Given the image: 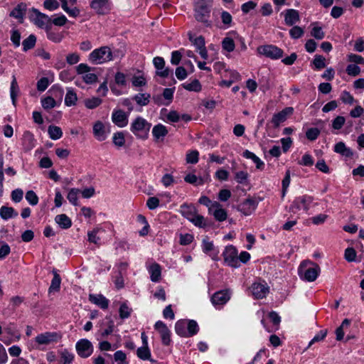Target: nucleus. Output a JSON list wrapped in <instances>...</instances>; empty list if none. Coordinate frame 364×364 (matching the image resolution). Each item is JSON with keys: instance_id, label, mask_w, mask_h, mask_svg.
Returning <instances> with one entry per match:
<instances>
[{"instance_id": "f257e3e1", "label": "nucleus", "mask_w": 364, "mask_h": 364, "mask_svg": "<svg viewBox=\"0 0 364 364\" xmlns=\"http://www.w3.org/2000/svg\"><path fill=\"white\" fill-rule=\"evenodd\" d=\"M298 272L301 279L307 282H314L318 277L321 269L316 263L304 261L301 263Z\"/></svg>"}, {"instance_id": "f03ea898", "label": "nucleus", "mask_w": 364, "mask_h": 364, "mask_svg": "<svg viewBox=\"0 0 364 364\" xmlns=\"http://www.w3.org/2000/svg\"><path fill=\"white\" fill-rule=\"evenodd\" d=\"M114 56V53L109 46H102L92 50L88 56V60L95 65H99L112 60Z\"/></svg>"}, {"instance_id": "7ed1b4c3", "label": "nucleus", "mask_w": 364, "mask_h": 364, "mask_svg": "<svg viewBox=\"0 0 364 364\" xmlns=\"http://www.w3.org/2000/svg\"><path fill=\"white\" fill-rule=\"evenodd\" d=\"M151 124L141 117H137L131 124L130 130L139 139H146Z\"/></svg>"}, {"instance_id": "20e7f679", "label": "nucleus", "mask_w": 364, "mask_h": 364, "mask_svg": "<svg viewBox=\"0 0 364 364\" xmlns=\"http://www.w3.org/2000/svg\"><path fill=\"white\" fill-rule=\"evenodd\" d=\"M30 19L40 28H45L47 31L50 29L51 18L35 8L31 9Z\"/></svg>"}, {"instance_id": "39448f33", "label": "nucleus", "mask_w": 364, "mask_h": 364, "mask_svg": "<svg viewBox=\"0 0 364 364\" xmlns=\"http://www.w3.org/2000/svg\"><path fill=\"white\" fill-rule=\"evenodd\" d=\"M93 69L86 63H80L75 67L76 73L77 75H82V80L86 84H93L97 82V75L90 73Z\"/></svg>"}, {"instance_id": "423d86ee", "label": "nucleus", "mask_w": 364, "mask_h": 364, "mask_svg": "<svg viewBox=\"0 0 364 364\" xmlns=\"http://www.w3.org/2000/svg\"><path fill=\"white\" fill-rule=\"evenodd\" d=\"M259 54L272 60L279 59L283 56V50L274 45L260 46L257 48Z\"/></svg>"}, {"instance_id": "0eeeda50", "label": "nucleus", "mask_w": 364, "mask_h": 364, "mask_svg": "<svg viewBox=\"0 0 364 364\" xmlns=\"http://www.w3.org/2000/svg\"><path fill=\"white\" fill-rule=\"evenodd\" d=\"M225 262L230 267H238L240 262L238 261L237 250L233 245H228L225 247L223 253Z\"/></svg>"}, {"instance_id": "6e6552de", "label": "nucleus", "mask_w": 364, "mask_h": 364, "mask_svg": "<svg viewBox=\"0 0 364 364\" xmlns=\"http://www.w3.org/2000/svg\"><path fill=\"white\" fill-rule=\"evenodd\" d=\"M313 197L306 195L297 197L292 202L290 209L294 212L301 209H304L307 211L309 208L310 204L313 202Z\"/></svg>"}, {"instance_id": "1a4fd4ad", "label": "nucleus", "mask_w": 364, "mask_h": 364, "mask_svg": "<svg viewBox=\"0 0 364 364\" xmlns=\"http://www.w3.org/2000/svg\"><path fill=\"white\" fill-rule=\"evenodd\" d=\"M252 296L255 299H263L266 297L269 291V287L265 282H254L250 287Z\"/></svg>"}, {"instance_id": "9d476101", "label": "nucleus", "mask_w": 364, "mask_h": 364, "mask_svg": "<svg viewBox=\"0 0 364 364\" xmlns=\"http://www.w3.org/2000/svg\"><path fill=\"white\" fill-rule=\"evenodd\" d=\"M60 336L57 332H46L38 335L35 341L39 345H49L56 343L60 339Z\"/></svg>"}, {"instance_id": "9b49d317", "label": "nucleus", "mask_w": 364, "mask_h": 364, "mask_svg": "<svg viewBox=\"0 0 364 364\" xmlns=\"http://www.w3.org/2000/svg\"><path fill=\"white\" fill-rule=\"evenodd\" d=\"M293 112L294 109L292 107H286L278 113L274 114L270 123L272 124L273 127L277 128L282 123L287 120L288 116L292 114Z\"/></svg>"}, {"instance_id": "f8f14e48", "label": "nucleus", "mask_w": 364, "mask_h": 364, "mask_svg": "<svg viewBox=\"0 0 364 364\" xmlns=\"http://www.w3.org/2000/svg\"><path fill=\"white\" fill-rule=\"evenodd\" d=\"M76 350L82 358L89 357L93 351V346L87 339H81L76 343Z\"/></svg>"}, {"instance_id": "ddd939ff", "label": "nucleus", "mask_w": 364, "mask_h": 364, "mask_svg": "<svg viewBox=\"0 0 364 364\" xmlns=\"http://www.w3.org/2000/svg\"><path fill=\"white\" fill-rule=\"evenodd\" d=\"M154 328L159 333L162 343L168 346L171 343V331L167 326L161 321H158L154 324Z\"/></svg>"}, {"instance_id": "4468645a", "label": "nucleus", "mask_w": 364, "mask_h": 364, "mask_svg": "<svg viewBox=\"0 0 364 364\" xmlns=\"http://www.w3.org/2000/svg\"><path fill=\"white\" fill-rule=\"evenodd\" d=\"M129 114L122 109H114L112 114V122L119 127H124L128 124Z\"/></svg>"}, {"instance_id": "2eb2a0df", "label": "nucleus", "mask_w": 364, "mask_h": 364, "mask_svg": "<svg viewBox=\"0 0 364 364\" xmlns=\"http://www.w3.org/2000/svg\"><path fill=\"white\" fill-rule=\"evenodd\" d=\"M209 213L212 214L214 218L219 222L225 220L228 217L226 210L223 209L222 205L217 201L213 203L212 207L210 208Z\"/></svg>"}, {"instance_id": "dca6fc26", "label": "nucleus", "mask_w": 364, "mask_h": 364, "mask_svg": "<svg viewBox=\"0 0 364 364\" xmlns=\"http://www.w3.org/2000/svg\"><path fill=\"white\" fill-rule=\"evenodd\" d=\"M90 7L99 15H105L109 11L108 0H92Z\"/></svg>"}, {"instance_id": "f3484780", "label": "nucleus", "mask_w": 364, "mask_h": 364, "mask_svg": "<svg viewBox=\"0 0 364 364\" xmlns=\"http://www.w3.org/2000/svg\"><path fill=\"white\" fill-rule=\"evenodd\" d=\"M195 11V18L198 21L203 22L207 26L208 23V17L210 14V8L206 7V6H196L194 8Z\"/></svg>"}, {"instance_id": "a211bd4d", "label": "nucleus", "mask_w": 364, "mask_h": 364, "mask_svg": "<svg viewBox=\"0 0 364 364\" xmlns=\"http://www.w3.org/2000/svg\"><path fill=\"white\" fill-rule=\"evenodd\" d=\"M285 24L293 26L300 21L299 13L297 10L289 9L284 11Z\"/></svg>"}, {"instance_id": "6ab92c4d", "label": "nucleus", "mask_w": 364, "mask_h": 364, "mask_svg": "<svg viewBox=\"0 0 364 364\" xmlns=\"http://www.w3.org/2000/svg\"><path fill=\"white\" fill-rule=\"evenodd\" d=\"M62 9L72 17H77L80 14V10L75 6L77 0H60Z\"/></svg>"}, {"instance_id": "aec40b11", "label": "nucleus", "mask_w": 364, "mask_h": 364, "mask_svg": "<svg viewBox=\"0 0 364 364\" xmlns=\"http://www.w3.org/2000/svg\"><path fill=\"white\" fill-rule=\"evenodd\" d=\"M21 144L23 151L26 152L33 149L36 146V140L33 134L28 131L25 132L21 139Z\"/></svg>"}, {"instance_id": "412c9836", "label": "nucleus", "mask_w": 364, "mask_h": 364, "mask_svg": "<svg viewBox=\"0 0 364 364\" xmlns=\"http://www.w3.org/2000/svg\"><path fill=\"white\" fill-rule=\"evenodd\" d=\"M230 296L228 291H219L215 292L212 298L211 301L214 306H222L225 304Z\"/></svg>"}, {"instance_id": "4be33fe9", "label": "nucleus", "mask_w": 364, "mask_h": 364, "mask_svg": "<svg viewBox=\"0 0 364 364\" xmlns=\"http://www.w3.org/2000/svg\"><path fill=\"white\" fill-rule=\"evenodd\" d=\"M257 203L252 198H247L239 206V210L244 215H250L256 208Z\"/></svg>"}, {"instance_id": "5701e85b", "label": "nucleus", "mask_w": 364, "mask_h": 364, "mask_svg": "<svg viewBox=\"0 0 364 364\" xmlns=\"http://www.w3.org/2000/svg\"><path fill=\"white\" fill-rule=\"evenodd\" d=\"M89 300L102 309H107L109 306V300L102 294H90Z\"/></svg>"}, {"instance_id": "b1692460", "label": "nucleus", "mask_w": 364, "mask_h": 364, "mask_svg": "<svg viewBox=\"0 0 364 364\" xmlns=\"http://www.w3.org/2000/svg\"><path fill=\"white\" fill-rule=\"evenodd\" d=\"M105 319L107 320V321L102 322L101 324L102 328L105 327V328L102 329L101 331V336L104 338L110 335L114 331V322L112 319L111 316H106Z\"/></svg>"}, {"instance_id": "393cba45", "label": "nucleus", "mask_w": 364, "mask_h": 364, "mask_svg": "<svg viewBox=\"0 0 364 364\" xmlns=\"http://www.w3.org/2000/svg\"><path fill=\"white\" fill-rule=\"evenodd\" d=\"M93 134L98 141H104L107 136L105 131V126L100 121H97L93 126Z\"/></svg>"}, {"instance_id": "a878e982", "label": "nucleus", "mask_w": 364, "mask_h": 364, "mask_svg": "<svg viewBox=\"0 0 364 364\" xmlns=\"http://www.w3.org/2000/svg\"><path fill=\"white\" fill-rule=\"evenodd\" d=\"M181 213L183 217L191 221L197 214V210L193 205L183 204L181 205Z\"/></svg>"}, {"instance_id": "bb28decb", "label": "nucleus", "mask_w": 364, "mask_h": 364, "mask_svg": "<svg viewBox=\"0 0 364 364\" xmlns=\"http://www.w3.org/2000/svg\"><path fill=\"white\" fill-rule=\"evenodd\" d=\"M148 271L150 274L151 280L152 282H157L160 280L161 269L159 264H152L149 266Z\"/></svg>"}, {"instance_id": "cd10ccee", "label": "nucleus", "mask_w": 364, "mask_h": 364, "mask_svg": "<svg viewBox=\"0 0 364 364\" xmlns=\"http://www.w3.org/2000/svg\"><path fill=\"white\" fill-rule=\"evenodd\" d=\"M19 94V87L16 81L15 75H13L12 81L11 82L10 87V96L12 101V104L14 107L16 106L17 97Z\"/></svg>"}, {"instance_id": "c85d7f7f", "label": "nucleus", "mask_w": 364, "mask_h": 364, "mask_svg": "<svg viewBox=\"0 0 364 364\" xmlns=\"http://www.w3.org/2000/svg\"><path fill=\"white\" fill-rule=\"evenodd\" d=\"M188 321L179 320L175 324L176 333L181 336L187 338L188 337V333H187Z\"/></svg>"}, {"instance_id": "c756f323", "label": "nucleus", "mask_w": 364, "mask_h": 364, "mask_svg": "<svg viewBox=\"0 0 364 364\" xmlns=\"http://www.w3.org/2000/svg\"><path fill=\"white\" fill-rule=\"evenodd\" d=\"M77 96L74 90L71 87L67 88V93L65 97V105L71 107L76 105Z\"/></svg>"}, {"instance_id": "7c9ffc66", "label": "nucleus", "mask_w": 364, "mask_h": 364, "mask_svg": "<svg viewBox=\"0 0 364 364\" xmlns=\"http://www.w3.org/2000/svg\"><path fill=\"white\" fill-rule=\"evenodd\" d=\"M168 132L166 127L161 124L155 125L152 129L153 136L156 140L166 136Z\"/></svg>"}, {"instance_id": "2f4dec72", "label": "nucleus", "mask_w": 364, "mask_h": 364, "mask_svg": "<svg viewBox=\"0 0 364 364\" xmlns=\"http://www.w3.org/2000/svg\"><path fill=\"white\" fill-rule=\"evenodd\" d=\"M55 221L63 229H68L71 227L72 221L65 214H60L55 216Z\"/></svg>"}, {"instance_id": "473e14b6", "label": "nucleus", "mask_w": 364, "mask_h": 364, "mask_svg": "<svg viewBox=\"0 0 364 364\" xmlns=\"http://www.w3.org/2000/svg\"><path fill=\"white\" fill-rule=\"evenodd\" d=\"M334 151L346 157H350L353 156V151L350 149L348 148L343 141L336 144L334 146Z\"/></svg>"}, {"instance_id": "72a5a7b5", "label": "nucleus", "mask_w": 364, "mask_h": 364, "mask_svg": "<svg viewBox=\"0 0 364 364\" xmlns=\"http://www.w3.org/2000/svg\"><path fill=\"white\" fill-rule=\"evenodd\" d=\"M26 9V5L23 3L18 4L10 13V16L17 18H23Z\"/></svg>"}, {"instance_id": "f704fd0d", "label": "nucleus", "mask_w": 364, "mask_h": 364, "mask_svg": "<svg viewBox=\"0 0 364 364\" xmlns=\"http://www.w3.org/2000/svg\"><path fill=\"white\" fill-rule=\"evenodd\" d=\"M53 278L51 281L50 286L49 287V292L58 291L60 287L61 278L55 270L53 271Z\"/></svg>"}, {"instance_id": "c9c22d12", "label": "nucleus", "mask_w": 364, "mask_h": 364, "mask_svg": "<svg viewBox=\"0 0 364 364\" xmlns=\"http://www.w3.org/2000/svg\"><path fill=\"white\" fill-rule=\"evenodd\" d=\"M0 215L2 219L8 220L17 216L18 213L11 207L2 206L0 209Z\"/></svg>"}, {"instance_id": "e433bc0d", "label": "nucleus", "mask_w": 364, "mask_h": 364, "mask_svg": "<svg viewBox=\"0 0 364 364\" xmlns=\"http://www.w3.org/2000/svg\"><path fill=\"white\" fill-rule=\"evenodd\" d=\"M48 133L50 139L53 140H57L61 138L63 135V132L60 127L55 126V125H50L48 128Z\"/></svg>"}, {"instance_id": "4c0bfd02", "label": "nucleus", "mask_w": 364, "mask_h": 364, "mask_svg": "<svg viewBox=\"0 0 364 364\" xmlns=\"http://www.w3.org/2000/svg\"><path fill=\"white\" fill-rule=\"evenodd\" d=\"M151 95L148 93H139L136 95L133 99L137 105L140 106H146L150 102Z\"/></svg>"}, {"instance_id": "58836bf2", "label": "nucleus", "mask_w": 364, "mask_h": 364, "mask_svg": "<svg viewBox=\"0 0 364 364\" xmlns=\"http://www.w3.org/2000/svg\"><path fill=\"white\" fill-rule=\"evenodd\" d=\"M243 156L247 159H252L256 164L257 168L262 169L263 168V161H262L261 159L259 157H257L254 153L250 151L249 150H245L243 152Z\"/></svg>"}, {"instance_id": "ea45409f", "label": "nucleus", "mask_w": 364, "mask_h": 364, "mask_svg": "<svg viewBox=\"0 0 364 364\" xmlns=\"http://www.w3.org/2000/svg\"><path fill=\"white\" fill-rule=\"evenodd\" d=\"M102 102V99L97 97H93L92 98H87L84 100L85 106L90 109H95L100 106Z\"/></svg>"}, {"instance_id": "a19ab883", "label": "nucleus", "mask_w": 364, "mask_h": 364, "mask_svg": "<svg viewBox=\"0 0 364 364\" xmlns=\"http://www.w3.org/2000/svg\"><path fill=\"white\" fill-rule=\"evenodd\" d=\"M136 355L140 359H141L143 360H151L150 359L151 358V352H150V350L148 346H142L141 347L139 348L136 350Z\"/></svg>"}, {"instance_id": "79ce46f5", "label": "nucleus", "mask_w": 364, "mask_h": 364, "mask_svg": "<svg viewBox=\"0 0 364 364\" xmlns=\"http://www.w3.org/2000/svg\"><path fill=\"white\" fill-rule=\"evenodd\" d=\"M311 25L314 26L311 31V36L317 40L323 39L325 36V33L323 31L322 28L321 26H318L317 23H314Z\"/></svg>"}, {"instance_id": "37998d69", "label": "nucleus", "mask_w": 364, "mask_h": 364, "mask_svg": "<svg viewBox=\"0 0 364 364\" xmlns=\"http://www.w3.org/2000/svg\"><path fill=\"white\" fill-rule=\"evenodd\" d=\"M36 42V38L34 35L31 34L28 38H26L25 40H23L22 45H23V50L24 51H27L31 48H33L35 46Z\"/></svg>"}, {"instance_id": "c03bdc74", "label": "nucleus", "mask_w": 364, "mask_h": 364, "mask_svg": "<svg viewBox=\"0 0 364 364\" xmlns=\"http://www.w3.org/2000/svg\"><path fill=\"white\" fill-rule=\"evenodd\" d=\"M80 193V190L78 188H71L68 192L67 198L73 205H77V198Z\"/></svg>"}, {"instance_id": "a18cd8bd", "label": "nucleus", "mask_w": 364, "mask_h": 364, "mask_svg": "<svg viewBox=\"0 0 364 364\" xmlns=\"http://www.w3.org/2000/svg\"><path fill=\"white\" fill-rule=\"evenodd\" d=\"M350 323V320H348V318H346L343 321L341 325L338 328H336V340L337 341L343 340V338L344 337L343 328L349 326Z\"/></svg>"}, {"instance_id": "49530a36", "label": "nucleus", "mask_w": 364, "mask_h": 364, "mask_svg": "<svg viewBox=\"0 0 364 364\" xmlns=\"http://www.w3.org/2000/svg\"><path fill=\"white\" fill-rule=\"evenodd\" d=\"M347 60L351 64L364 65V58H363L361 55L355 53L348 54Z\"/></svg>"}, {"instance_id": "de8ad7c7", "label": "nucleus", "mask_w": 364, "mask_h": 364, "mask_svg": "<svg viewBox=\"0 0 364 364\" xmlns=\"http://www.w3.org/2000/svg\"><path fill=\"white\" fill-rule=\"evenodd\" d=\"M222 47L223 50L228 52L233 51L235 48L233 39L230 37H225L222 41Z\"/></svg>"}, {"instance_id": "09e8293b", "label": "nucleus", "mask_w": 364, "mask_h": 364, "mask_svg": "<svg viewBox=\"0 0 364 364\" xmlns=\"http://www.w3.org/2000/svg\"><path fill=\"white\" fill-rule=\"evenodd\" d=\"M183 87L188 91L199 92L201 90L200 83L198 80H194L190 83H184Z\"/></svg>"}, {"instance_id": "8fccbe9b", "label": "nucleus", "mask_w": 364, "mask_h": 364, "mask_svg": "<svg viewBox=\"0 0 364 364\" xmlns=\"http://www.w3.org/2000/svg\"><path fill=\"white\" fill-rule=\"evenodd\" d=\"M189 35V40L193 43L194 46L197 50L203 48L205 47V39L203 36H200L198 37L194 38L191 33Z\"/></svg>"}, {"instance_id": "3c124183", "label": "nucleus", "mask_w": 364, "mask_h": 364, "mask_svg": "<svg viewBox=\"0 0 364 364\" xmlns=\"http://www.w3.org/2000/svg\"><path fill=\"white\" fill-rule=\"evenodd\" d=\"M132 309L129 308L126 303H123L121 304L119 313V317L122 319L127 318L130 316Z\"/></svg>"}, {"instance_id": "603ef678", "label": "nucleus", "mask_w": 364, "mask_h": 364, "mask_svg": "<svg viewBox=\"0 0 364 364\" xmlns=\"http://www.w3.org/2000/svg\"><path fill=\"white\" fill-rule=\"evenodd\" d=\"M112 139L114 144L118 147H122L125 144V138L123 132H119L114 133Z\"/></svg>"}, {"instance_id": "864d4df0", "label": "nucleus", "mask_w": 364, "mask_h": 364, "mask_svg": "<svg viewBox=\"0 0 364 364\" xmlns=\"http://www.w3.org/2000/svg\"><path fill=\"white\" fill-rule=\"evenodd\" d=\"M199 328L196 321L194 320L188 321L187 333H188V337L196 334Z\"/></svg>"}, {"instance_id": "5fc2aeb1", "label": "nucleus", "mask_w": 364, "mask_h": 364, "mask_svg": "<svg viewBox=\"0 0 364 364\" xmlns=\"http://www.w3.org/2000/svg\"><path fill=\"white\" fill-rule=\"evenodd\" d=\"M304 33V29L298 26H294L289 31L291 38L297 39L301 38Z\"/></svg>"}, {"instance_id": "6e6d98bb", "label": "nucleus", "mask_w": 364, "mask_h": 364, "mask_svg": "<svg viewBox=\"0 0 364 364\" xmlns=\"http://www.w3.org/2000/svg\"><path fill=\"white\" fill-rule=\"evenodd\" d=\"M346 71L348 75L355 77L360 75L361 70L358 65L350 63L346 67Z\"/></svg>"}, {"instance_id": "4d7b16f0", "label": "nucleus", "mask_w": 364, "mask_h": 364, "mask_svg": "<svg viewBox=\"0 0 364 364\" xmlns=\"http://www.w3.org/2000/svg\"><path fill=\"white\" fill-rule=\"evenodd\" d=\"M41 105L45 109H50L56 106V102L53 97H47L41 100Z\"/></svg>"}, {"instance_id": "13d9d810", "label": "nucleus", "mask_w": 364, "mask_h": 364, "mask_svg": "<svg viewBox=\"0 0 364 364\" xmlns=\"http://www.w3.org/2000/svg\"><path fill=\"white\" fill-rule=\"evenodd\" d=\"M319 134L320 130L316 127L310 128L306 132V136L310 141H315Z\"/></svg>"}, {"instance_id": "bf43d9fd", "label": "nucleus", "mask_w": 364, "mask_h": 364, "mask_svg": "<svg viewBox=\"0 0 364 364\" xmlns=\"http://www.w3.org/2000/svg\"><path fill=\"white\" fill-rule=\"evenodd\" d=\"M26 199L31 205H36L38 203V197L33 191L26 192Z\"/></svg>"}, {"instance_id": "052dcab7", "label": "nucleus", "mask_w": 364, "mask_h": 364, "mask_svg": "<svg viewBox=\"0 0 364 364\" xmlns=\"http://www.w3.org/2000/svg\"><path fill=\"white\" fill-rule=\"evenodd\" d=\"M114 360L119 364H128L127 355L122 350H117L114 354Z\"/></svg>"}, {"instance_id": "680f3d73", "label": "nucleus", "mask_w": 364, "mask_h": 364, "mask_svg": "<svg viewBox=\"0 0 364 364\" xmlns=\"http://www.w3.org/2000/svg\"><path fill=\"white\" fill-rule=\"evenodd\" d=\"M60 357L63 361V364H70L74 358V355L68 350L64 349L60 352Z\"/></svg>"}, {"instance_id": "e2e57ef3", "label": "nucleus", "mask_w": 364, "mask_h": 364, "mask_svg": "<svg viewBox=\"0 0 364 364\" xmlns=\"http://www.w3.org/2000/svg\"><path fill=\"white\" fill-rule=\"evenodd\" d=\"M99 231L98 228H95L87 232L88 241L95 245H99L100 237L97 235Z\"/></svg>"}, {"instance_id": "0e129e2a", "label": "nucleus", "mask_w": 364, "mask_h": 364, "mask_svg": "<svg viewBox=\"0 0 364 364\" xmlns=\"http://www.w3.org/2000/svg\"><path fill=\"white\" fill-rule=\"evenodd\" d=\"M199 153L198 151H192L186 154V162L188 164H196L198 161Z\"/></svg>"}, {"instance_id": "69168bd1", "label": "nucleus", "mask_w": 364, "mask_h": 364, "mask_svg": "<svg viewBox=\"0 0 364 364\" xmlns=\"http://www.w3.org/2000/svg\"><path fill=\"white\" fill-rule=\"evenodd\" d=\"M313 64L316 69H321L326 67L325 58L322 55H316L313 60Z\"/></svg>"}, {"instance_id": "338daca9", "label": "nucleus", "mask_w": 364, "mask_h": 364, "mask_svg": "<svg viewBox=\"0 0 364 364\" xmlns=\"http://www.w3.org/2000/svg\"><path fill=\"white\" fill-rule=\"evenodd\" d=\"M80 60V55L77 53H71L66 56V62L70 65L77 64Z\"/></svg>"}, {"instance_id": "774afa93", "label": "nucleus", "mask_w": 364, "mask_h": 364, "mask_svg": "<svg viewBox=\"0 0 364 364\" xmlns=\"http://www.w3.org/2000/svg\"><path fill=\"white\" fill-rule=\"evenodd\" d=\"M49 84H50V82H49L48 77H41L37 82V90L40 92H43L47 89Z\"/></svg>"}]
</instances>
